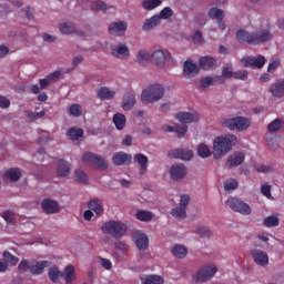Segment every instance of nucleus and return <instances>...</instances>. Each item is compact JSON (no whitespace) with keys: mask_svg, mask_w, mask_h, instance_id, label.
I'll return each instance as SVG.
<instances>
[{"mask_svg":"<svg viewBox=\"0 0 284 284\" xmlns=\"http://www.w3.org/2000/svg\"><path fill=\"white\" fill-rule=\"evenodd\" d=\"M169 159H181V161H192L194 152L190 149L179 148L168 152Z\"/></svg>","mask_w":284,"mask_h":284,"instance_id":"obj_10","label":"nucleus"},{"mask_svg":"<svg viewBox=\"0 0 284 284\" xmlns=\"http://www.w3.org/2000/svg\"><path fill=\"white\" fill-rule=\"evenodd\" d=\"M83 134V129L70 128L68 131V136L71 141H79Z\"/></svg>","mask_w":284,"mask_h":284,"instance_id":"obj_41","label":"nucleus"},{"mask_svg":"<svg viewBox=\"0 0 284 284\" xmlns=\"http://www.w3.org/2000/svg\"><path fill=\"white\" fill-rule=\"evenodd\" d=\"M74 176L78 181V183H88V174L83 171H75Z\"/></svg>","mask_w":284,"mask_h":284,"instance_id":"obj_56","label":"nucleus"},{"mask_svg":"<svg viewBox=\"0 0 284 284\" xmlns=\"http://www.w3.org/2000/svg\"><path fill=\"white\" fill-rule=\"evenodd\" d=\"M10 6H14L16 8H21V6H23V1L12 0V1H8V3L6 4H1L0 17H3V14H8V12H12V10H10Z\"/></svg>","mask_w":284,"mask_h":284,"instance_id":"obj_31","label":"nucleus"},{"mask_svg":"<svg viewBox=\"0 0 284 284\" xmlns=\"http://www.w3.org/2000/svg\"><path fill=\"white\" fill-rule=\"evenodd\" d=\"M168 59H172V54H170L169 51H164L161 49L153 51V53L151 54V63H153V65H156V68H165Z\"/></svg>","mask_w":284,"mask_h":284,"instance_id":"obj_9","label":"nucleus"},{"mask_svg":"<svg viewBox=\"0 0 284 284\" xmlns=\"http://www.w3.org/2000/svg\"><path fill=\"white\" fill-rule=\"evenodd\" d=\"M193 42L195 43V45H203V43H205V40L203 39V33H201V31L194 32Z\"/></svg>","mask_w":284,"mask_h":284,"instance_id":"obj_59","label":"nucleus"},{"mask_svg":"<svg viewBox=\"0 0 284 284\" xmlns=\"http://www.w3.org/2000/svg\"><path fill=\"white\" fill-rule=\"evenodd\" d=\"M175 119L185 125V123H199L201 115L199 113L180 112L175 115Z\"/></svg>","mask_w":284,"mask_h":284,"instance_id":"obj_16","label":"nucleus"},{"mask_svg":"<svg viewBox=\"0 0 284 284\" xmlns=\"http://www.w3.org/2000/svg\"><path fill=\"white\" fill-rule=\"evenodd\" d=\"M239 187V181L235 179H230L226 182H224V190L226 192H230V190H236Z\"/></svg>","mask_w":284,"mask_h":284,"instance_id":"obj_53","label":"nucleus"},{"mask_svg":"<svg viewBox=\"0 0 284 284\" xmlns=\"http://www.w3.org/2000/svg\"><path fill=\"white\" fill-rule=\"evenodd\" d=\"M82 113L83 108L81 106V104L73 103L70 105L69 114H71V116H81Z\"/></svg>","mask_w":284,"mask_h":284,"instance_id":"obj_48","label":"nucleus"},{"mask_svg":"<svg viewBox=\"0 0 284 284\" xmlns=\"http://www.w3.org/2000/svg\"><path fill=\"white\" fill-rule=\"evenodd\" d=\"M6 223H9L10 225H14L17 223V214L12 211H6L2 215Z\"/></svg>","mask_w":284,"mask_h":284,"instance_id":"obj_50","label":"nucleus"},{"mask_svg":"<svg viewBox=\"0 0 284 284\" xmlns=\"http://www.w3.org/2000/svg\"><path fill=\"white\" fill-rule=\"evenodd\" d=\"M41 207L44 214H59V212H61V206L59 205V202L51 199L42 200Z\"/></svg>","mask_w":284,"mask_h":284,"instance_id":"obj_14","label":"nucleus"},{"mask_svg":"<svg viewBox=\"0 0 284 284\" xmlns=\"http://www.w3.org/2000/svg\"><path fill=\"white\" fill-rule=\"evenodd\" d=\"M216 272L217 268L214 264H206L202 266L196 273L195 283H205V281H210Z\"/></svg>","mask_w":284,"mask_h":284,"instance_id":"obj_8","label":"nucleus"},{"mask_svg":"<svg viewBox=\"0 0 284 284\" xmlns=\"http://www.w3.org/2000/svg\"><path fill=\"white\" fill-rule=\"evenodd\" d=\"M112 57L115 59H128L130 57V49L125 44H118L111 52Z\"/></svg>","mask_w":284,"mask_h":284,"instance_id":"obj_24","label":"nucleus"},{"mask_svg":"<svg viewBox=\"0 0 284 284\" xmlns=\"http://www.w3.org/2000/svg\"><path fill=\"white\" fill-rule=\"evenodd\" d=\"M273 34L268 29H263L258 31L247 32L244 29H240L236 32V41L242 45H258L261 43H267V41H272Z\"/></svg>","mask_w":284,"mask_h":284,"instance_id":"obj_1","label":"nucleus"},{"mask_svg":"<svg viewBox=\"0 0 284 284\" xmlns=\"http://www.w3.org/2000/svg\"><path fill=\"white\" fill-rule=\"evenodd\" d=\"M171 214L174 216V219H179L180 221L187 219L186 209H183V206L172 209Z\"/></svg>","mask_w":284,"mask_h":284,"instance_id":"obj_42","label":"nucleus"},{"mask_svg":"<svg viewBox=\"0 0 284 284\" xmlns=\"http://www.w3.org/2000/svg\"><path fill=\"white\" fill-rule=\"evenodd\" d=\"M142 284H164L165 280L161 275H145L141 277Z\"/></svg>","mask_w":284,"mask_h":284,"instance_id":"obj_32","label":"nucleus"},{"mask_svg":"<svg viewBox=\"0 0 284 284\" xmlns=\"http://www.w3.org/2000/svg\"><path fill=\"white\" fill-rule=\"evenodd\" d=\"M59 30L61 34H74V32H77V27H74V23L67 21L60 23Z\"/></svg>","mask_w":284,"mask_h":284,"instance_id":"obj_35","label":"nucleus"},{"mask_svg":"<svg viewBox=\"0 0 284 284\" xmlns=\"http://www.w3.org/2000/svg\"><path fill=\"white\" fill-rule=\"evenodd\" d=\"M4 176L10 180L12 183H17L21 179V169L11 168L4 172Z\"/></svg>","mask_w":284,"mask_h":284,"instance_id":"obj_33","label":"nucleus"},{"mask_svg":"<svg viewBox=\"0 0 284 284\" xmlns=\"http://www.w3.org/2000/svg\"><path fill=\"white\" fill-rule=\"evenodd\" d=\"M184 74H197L199 73V65L192 60H186L183 65Z\"/></svg>","mask_w":284,"mask_h":284,"instance_id":"obj_36","label":"nucleus"},{"mask_svg":"<svg viewBox=\"0 0 284 284\" xmlns=\"http://www.w3.org/2000/svg\"><path fill=\"white\" fill-rule=\"evenodd\" d=\"M48 276H49L50 281H52V283H57V281H59V278H61V276H63V273L61 271H59V268L57 266H53V267L49 268Z\"/></svg>","mask_w":284,"mask_h":284,"instance_id":"obj_43","label":"nucleus"},{"mask_svg":"<svg viewBox=\"0 0 284 284\" xmlns=\"http://www.w3.org/2000/svg\"><path fill=\"white\" fill-rule=\"evenodd\" d=\"M161 24V18L159 16H153L150 19L144 21V24L142 27V30L144 32H150V30H154V28H156V26Z\"/></svg>","mask_w":284,"mask_h":284,"instance_id":"obj_26","label":"nucleus"},{"mask_svg":"<svg viewBox=\"0 0 284 284\" xmlns=\"http://www.w3.org/2000/svg\"><path fill=\"white\" fill-rule=\"evenodd\" d=\"M187 205H190V195L183 194L180 196V207L187 210Z\"/></svg>","mask_w":284,"mask_h":284,"instance_id":"obj_62","label":"nucleus"},{"mask_svg":"<svg viewBox=\"0 0 284 284\" xmlns=\"http://www.w3.org/2000/svg\"><path fill=\"white\" fill-rule=\"evenodd\" d=\"M226 205L230 210L237 212V214H242L243 216H250V214H252V207H250V204L245 203L243 200L229 197L226 200Z\"/></svg>","mask_w":284,"mask_h":284,"instance_id":"obj_7","label":"nucleus"},{"mask_svg":"<svg viewBox=\"0 0 284 284\" xmlns=\"http://www.w3.org/2000/svg\"><path fill=\"white\" fill-rule=\"evenodd\" d=\"M219 60L212 55L201 57L199 60V65L202 70H212L216 68Z\"/></svg>","mask_w":284,"mask_h":284,"instance_id":"obj_20","label":"nucleus"},{"mask_svg":"<svg viewBox=\"0 0 284 284\" xmlns=\"http://www.w3.org/2000/svg\"><path fill=\"white\" fill-rule=\"evenodd\" d=\"M187 174V168L183 164H173L170 169V176L172 181H181V179H185Z\"/></svg>","mask_w":284,"mask_h":284,"instance_id":"obj_15","label":"nucleus"},{"mask_svg":"<svg viewBox=\"0 0 284 284\" xmlns=\"http://www.w3.org/2000/svg\"><path fill=\"white\" fill-rule=\"evenodd\" d=\"M265 57H246L242 59L244 68H252L253 70H261L265 65Z\"/></svg>","mask_w":284,"mask_h":284,"instance_id":"obj_11","label":"nucleus"},{"mask_svg":"<svg viewBox=\"0 0 284 284\" xmlns=\"http://www.w3.org/2000/svg\"><path fill=\"white\" fill-rule=\"evenodd\" d=\"M47 80H49V83H57V81H59V79H61V71H53L52 73H49L45 77Z\"/></svg>","mask_w":284,"mask_h":284,"instance_id":"obj_55","label":"nucleus"},{"mask_svg":"<svg viewBox=\"0 0 284 284\" xmlns=\"http://www.w3.org/2000/svg\"><path fill=\"white\" fill-rule=\"evenodd\" d=\"M239 139L234 134H226L217 136L213 140V156L214 159H223L234 145H236Z\"/></svg>","mask_w":284,"mask_h":284,"instance_id":"obj_2","label":"nucleus"},{"mask_svg":"<svg viewBox=\"0 0 284 284\" xmlns=\"http://www.w3.org/2000/svg\"><path fill=\"white\" fill-rule=\"evenodd\" d=\"M82 162L85 165H91L95 170H108V160L102 155L94 154L92 152H84L82 155Z\"/></svg>","mask_w":284,"mask_h":284,"instance_id":"obj_5","label":"nucleus"},{"mask_svg":"<svg viewBox=\"0 0 284 284\" xmlns=\"http://www.w3.org/2000/svg\"><path fill=\"white\" fill-rule=\"evenodd\" d=\"M134 243L140 250V252H144V250H148L150 247V239H148V235L141 231H135L133 233Z\"/></svg>","mask_w":284,"mask_h":284,"instance_id":"obj_13","label":"nucleus"},{"mask_svg":"<svg viewBox=\"0 0 284 284\" xmlns=\"http://www.w3.org/2000/svg\"><path fill=\"white\" fill-rule=\"evenodd\" d=\"M134 161L140 165V174L141 176H143V174L148 172V163H149L148 156L142 153H136L134 155Z\"/></svg>","mask_w":284,"mask_h":284,"instance_id":"obj_25","label":"nucleus"},{"mask_svg":"<svg viewBox=\"0 0 284 284\" xmlns=\"http://www.w3.org/2000/svg\"><path fill=\"white\" fill-rule=\"evenodd\" d=\"M261 192L266 199H272V186H270V184H263L261 186Z\"/></svg>","mask_w":284,"mask_h":284,"instance_id":"obj_61","label":"nucleus"},{"mask_svg":"<svg viewBox=\"0 0 284 284\" xmlns=\"http://www.w3.org/2000/svg\"><path fill=\"white\" fill-rule=\"evenodd\" d=\"M209 17L210 19H216V21H223V19H225V12L223 9L213 7L209 10Z\"/></svg>","mask_w":284,"mask_h":284,"instance_id":"obj_38","label":"nucleus"},{"mask_svg":"<svg viewBox=\"0 0 284 284\" xmlns=\"http://www.w3.org/2000/svg\"><path fill=\"white\" fill-rule=\"evenodd\" d=\"M245 163V154L242 152L233 153L226 160L227 168H239Z\"/></svg>","mask_w":284,"mask_h":284,"instance_id":"obj_19","label":"nucleus"},{"mask_svg":"<svg viewBox=\"0 0 284 284\" xmlns=\"http://www.w3.org/2000/svg\"><path fill=\"white\" fill-rule=\"evenodd\" d=\"M3 258H4V263L8 265H11L12 267H14V265H17V263H19V257L14 256L12 253L4 251L3 252Z\"/></svg>","mask_w":284,"mask_h":284,"instance_id":"obj_44","label":"nucleus"},{"mask_svg":"<svg viewBox=\"0 0 284 284\" xmlns=\"http://www.w3.org/2000/svg\"><path fill=\"white\" fill-rule=\"evenodd\" d=\"M101 230L103 234H109L113 239H122L128 232V226L119 221H109L102 224Z\"/></svg>","mask_w":284,"mask_h":284,"instance_id":"obj_4","label":"nucleus"},{"mask_svg":"<svg viewBox=\"0 0 284 284\" xmlns=\"http://www.w3.org/2000/svg\"><path fill=\"white\" fill-rule=\"evenodd\" d=\"M136 59L138 63H140V65H143V63H148V61H150V53H148V51L145 50H140L136 54Z\"/></svg>","mask_w":284,"mask_h":284,"instance_id":"obj_49","label":"nucleus"},{"mask_svg":"<svg viewBox=\"0 0 284 284\" xmlns=\"http://www.w3.org/2000/svg\"><path fill=\"white\" fill-rule=\"evenodd\" d=\"M88 3L92 12H104V10H108V4H105L103 0H95L93 2H88Z\"/></svg>","mask_w":284,"mask_h":284,"instance_id":"obj_37","label":"nucleus"},{"mask_svg":"<svg viewBox=\"0 0 284 284\" xmlns=\"http://www.w3.org/2000/svg\"><path fill=\"white\" fill-rule=\"evenodd\" d=\"M233 79L245 81V79H247V71L241 70V71L233 72Z\"/></svg>","mask_w":284,"mask_h":284,"instance_id":"obj_64","label":"nucleus"},{"mask_svg":"<svg viewBox=\"0 0 284 284\" xmlns=\"http://www.w3.org/2000/svg\"><path fill=\"white\" fill-rule=\"evenodd\" d=\"M165 94V89L161 84H152L144 89L141 94L142 103H156Z\"/></svg>","mask_w":284,"mask_h":284,"instance_id":"obj_3","label":"nucleus"},{"mask_svg":"<svg viewBox=\"0 0 284 284\" xmlns=\"http://www.w3.org/2000/svg\"><path fill=\"white\" fill-rule=\"evenodd\" d=\"M224 128L229 130H236L237 132H244L250 128V119L243 116L229 118L223 122Z\"/></svg>","mask_w":284,"mask_h":284,"instance_id":"obj_6","label":"nucleus"},{"mask_svg":"<svg viewBox=\"0 0 284 284\" xmlns=\"http://www.w3.org/2000/svg\"><path fill=\"white\" fill-rule=\"evenodd\" d=\"M161 3V0H144L142 2V8H144V10H154V8H159Z\"/></svg>","mask_w":284,"mask_h":284,"instance_id":"obj_45","label":"nucleus"},{"mask_svg":"<svg viewBox=\"0 0 284 284\" xmlns=\"http://www.w3.org/2000/svg\"><path fill=\"white\" fill-rule=\"evenodd\" d=\"M135 219L142 223H150L154 219V213L145 210H140L135 214Z\"/></svg>","mask_w":284,"mask_h":284,"instance_id":"obj_34","label":"nucleus"},{"mask_svg":"<svg viewBox=\"0 0 284 284\" xmlns=\"http://www.w3.org/2000/svg\"><path fill=\"white\" fill-rule=\"evenodd\" d=\"M125 30H128L126 22H113L109 26V33L113 37H123L125 34Z\"/></svg>","mask_w":284,"mask_h":284,"instance_id":"obj_18","label":"nucleus"},{"mask_svg":"<svg viewBox=\"0 0 284 284\" xmlns=\"http://www.w3.org/2000/svg\"><path fill=\"white\" fill-rule=\"evenodd\" d=\"M45 116V111L40 112H27V118L30 119V121H38V119H43Z\"/></svg>","mask_w":284,"mask_h":284,"instance_id":"obj_54","label":"nucleus"},{"mask_svg":"<svg viewBox=\"0 0 284 284\" xmlns=\"http://www.w3.org/2000/svg\"><path fill=\"white\" fill-rule=\"evenodd\" d=\"M250 254L254 263H256V265H260V267H267V265H270V256L267 255V253L258 248H253L250 251Z\"/></svg>","mask_w":284,"mask_h":284,"instance_id":"obj_12","label":"nucleus"},{"mask_svg":"<svg viewBox=\"0 0 284 284\" xmlns=\"http://www.w3.org/2000/svg\"><path fill=\"white\" fill-rule=\"evenodd\" d=\"M264 225L265 227H276L278 226V217L274 215H270L264 219Z\"/></svg>","mask_w":284,"mask_h":284,"instance_id":"obj_51","label":"nucleus"},{"mask_svg":"<svg viewBox=\"0 0 284 284\" xmlns=\"http://www.w3.org/2000/svg\"><path fill=\"white\" fill-rule=\"evenodd\" d=\"M210 85H213L212 77H204L200 79V88H210Z\"/></svg>","mask_w":284,"mask_h":284,"instance_id":"obj_63","label":"nucleus"},{"mask_svg":"<svg viewBox=\"0 0 284 284\" xmlns=\"http://www.w3.org/2000/svg\"><path fill=\"white\" fill-rule=\"evenodd\" d=\"M28 270H30V262H28V260H22L18 265V272L24 274Z\"/></svg>","mask_w":284,"mask_h":284,"instance_id":"obj_58","label":"nucleus"},{"mask_svg":"<svg viewBox=\"0 0 284 284\" xmlns=\"http://www.w3.org/2000/svg\"><path fill=\"white\" fill-rule=\"evenodd\" d=\"M134 105H136V97L133 92H126L122 99V109L126 111L132 110Z\"/></svg>","mask_w":284,"mask_h":284,"instance_id":"obj_23","label":"nucleus"},{"mask_svg":"<svg viewBox=\"0 0 284 284\" xmlns=\"http://www.w3.org/2000/svg\"><path fill=\"white\" fill-rule=\"evenodd\" d=\"M116 97V92L111 91L108 87H102L98 90V98L101 101H112Z\"/></svg>","mask_w":284,"mask_h":284,"instance_id":"obj_28","label":"nucleus"},{"mask_svg":"<svg viewBox=\"0 0 284 284\" xmlns=\"http://www.w3.org/2000/svg\"><path fill=\"white\" fill-rule=\"evenodd\" d=\"M113 165L121 166V165H130L132 163V155L125 152H118L114 153L112 156Z\"/></svg>","mask_w":284,"mask_h":284,"instance_id":"obj_17","label":"nucleus"},{"mask_svg":"<svg viewBox=\"0 0 284 284\" xmlns=\"http://www.w3.org/2000/svg\"><path fill=\"white\" fill-rule=\"evenodd\" d=\"M270 92L275 99H282L284 95V79L271 84Z\"/></svg>","mask_w":284,"mask_h":284,"instance_id":"obj_22","label":"nucleus"},{"mask_svg":"<svg viewBox=\"0 0 284 284\" xmlns=\"http://www.w3.org/2000/svg\"><path fill=\"white\" fill-rule=\"evenodd\" d=\"M282 126L283 121L281 119H275L267 125V130L268 132H278V130H281Z\"/></svg>","mask_w":284,"mask_h":284,"instance_id":"obj_47","label":"nucleus"},{"mask_svg":"<svg viewBox=\"0 0 284 284\" xmlns=\"http://www.w3.org/2000/svg\"><path fill=\"white\" fill-rule=\"evenodd\" d=\"M88 207L89 210H91V212H94V214H97L99 216V214H103V205L101 204V200L100 199H92L89 201L88 203Z\"/></svg>","mask_w":284,"mask_h":284,"instance_id":"obj_30","label":"nucleus"},{"mask_svg":"<svg viewBox=\"0 0 284 284\" xmlns=\"http://www.w3.org/2000/svg\"><path fill=\"white\" fill-rule=\"evenodd\" d=\"M45 267H50V261L36 262V264L29 266V272L33 276H41Z\"/></svg>","mask_w":284,"mask_h":284,"instance_id":"obj_21","label":"nucleus"},{"mask_svg":"<svg viewBox=\"0 0 284 284\" xmlns=\"http://www.w3.org/2000/svg\"><path fill=\"white\" fill-rule=\"evenodd\" d=\"M70 163L65 160H59L58 162V169H57V174L58 176H70V171H71Z\"/></svg>","mask_w":284,"mask_h":284,"instance_id":"obj_29","label":"nucleus"},{"mask_svg":"<svg viewBox=\"0 0 284 284\" xmlns=\"http://www.w3.org/2000/svg\"><path fill=\"white\" fill-rule=\"evenodd\" d=\"M197 154L201 156V159H207L209 156H212V151H210V148L205 144H200L197 148Z\"/></svg>","mask_w":284,"mask_h":284,"instance_id":"obj_46","label":"nucleus"},{"mask_svg":"<svg viewBox=\"0 0 284 284\" xmlns=\"http://www.w3.org/2000/svg\"><path fill=\"white\" fill-rule=\"evenodd\" d=\"M113 123L116 130H123L126 123L125 115L123 113H115L113 115Z\"/></svg>","mask_w":284,"mask_h":284,"instance_id":"obj_39","label":"nucleus"},{"mask_svg":"<svg viewBox=\"0 0 284 284\" xmlns=\"http://www.w3.org/2000/svg\"><path fill=\"white\" fill-rule=\"evenodd\" d=\"M175 132H176L179 139H182V136H185V134L187 133V124L176 125Z\"/></svg>","mask_w":284,"mask_h":284,"instance_id":"obj_57","label":"nucleus"},{"mask_svg":"<svg viewBox=\"0 0 284 284\" xmlns=\"http://www.w3.org/2000/svg\"><path fill=\"white\" fill-rule=\"evenodd\" d=\"M171 252L176 258H185V256H187V248L183 245L173 246Z\"/></svg>","mask_w":284,"mask_h":284,"instance_id":"obj_40","label":"nucleus"},{"mask_svg":"<svg viewBox=\"0 0 284 284\" xmlns=\"http://www.w3.org/2000/svg\"><path fill=\"white\" fill-rule=\"evenodd\" d=\"M62 276L65 281V284L74 283V281L77 280V273H75L74 266L73 265H68L64 268V271L62 273Z\"/></svg>","mask_w":284,"mask_h":284,"instance_id":"obj_27","label":"nucleus"},{"mask_svg":"<svg viewBox=\"0 0 284 284\" xmlns=\"http://www.w3.org/2000/svg\"><path fill=\"white\" fill-rule=\"evenodd\" d=\"M173 14H174V11L172 10V8L165 7L160 11V14H155V16L159 17L161 21V19H170V17H173Z\"/></svg>","mask_w":284,"mask_h":284,"instance_id":"obj_52","label":"nucleus"},{"mask_svg":"<svg viewBox=\"0 0 284 284\" xmlns=\"http://www.w3.org/2000/svg\"><path fill=\"white\" fill-rule=\"evenodd\" d=\"M222 77L224 79H232L234 77V71H232V67H230V65L223 67Z\"/></svg>","mask_w":284,"mask_h":284,"instance_id":"obj_60","label":"nucleus"}]
</instances>
